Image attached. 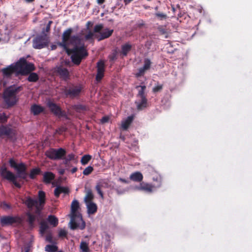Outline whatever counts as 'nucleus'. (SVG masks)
<instances>
[{"label": "nucleus", "instance_id": "3", "mask_svg": "<svg viewBox=\"0 0 252 252\" xmlns=\"http://www.w3.org/2000/svg\"><path fill=\"white\" fill-rule=\"evenodd\" d=\"M79 207V202L77 200H74L71 205V219L69 222L70 228L72 230H75L77 228L83 230L86 227V223L83 220L81 215L76 213Z\"/></svg>", "mask_w": 252, "mask_h": 252}, {"label": "nucleus", "instance_id": "54", "mask_svg": "<svg viewBox=\"0 0 252 252\" xmlns=\"http://www.w3.org/2000/svg\"><path fill=\"white\" fill-rule=\"evenodd\" d=\"M162 85H158L153 88V91L154 93H157V92L160 91L162 89Z\"/></svg>", "mask_w": 252, "mask_h": 252}, {"label": "nucleus", "instance_id": "64", "mask_svg": "<svg viewBox=\"0 0 252 252\" xmlns=\"http://www.w3.org/2000/svg\"><path fill=\"white\" fill-rule=\"evenodd\" d=\"M65 170L63 169H61L59 170V173L61 175H63L64 173Z\"/></svg>", "mask_w": 252, "mask_h": 252}, {"label": "nucleus", "instance_id": "11", "mask_svg": "<svg viewBox=\"0 0 252 252\" xmlns=\"http://www.w3.org/2000/svg\"><path fill=\"white\" fill-rule=\"evenodd\" d=\"M73 32V29L71 28H68L65 30L62 34V41L58 43V45L63 48L65 50L68 48V42L70 39L71 34Z\"/></svg>", "mask_w": 252, "mask_h": 252}, {"label": "nucleus", "instance_id": "57", "mask_svg": "<svg viewBox=\"0 0 252 252\" xmlns=\"http://www.w3.org/2000/svg\"><path fill=\"white\" fill-rule=\"evenodd\" d=\"M109 118L107 116L103 117L101 120V122L102 124L107 123L109 121Z\"/></svg>", "mask_w": 252, "mask_h": 252}, {"label": "nucleus", "instance_id": "23", "mask_svg": "<svg viewBox=\"0 0 252 252\" xmlns=\"http://www.w3.org/2000/svg\"><path fill=\"white\" fill-rule=\"evenodd\" d=\"M151 67V64H144V65L138 69V72L135 74L137 78L143 76L145 72L148 70Z\"/></svg>", "mask_w": 252, "mask_h": 252}, {"label": "nucleus", "instance_id": "63", "mask_svg": "<svg viewBox=\"0 0 252 252\" xmlns=\"http://www.w3.org/2000/svg\"><path fill=\"white\" fill-rule=\"evenodd\" d=\"M77 168L76 167H73L71 170V172L73 174L74 173H75L77 171Z\"/></svg>", "mask_w": 252, "mask_h": 252}, {"label": "nucleus", "instance_id": "2", "mask_svg": "<svg viewBox=\"0 0 252 252\" xmlns=\"http://www.w3.org/2000/svg\"><path fill=\"white\" fill-rule=\"evenodd\" d=\"M114 32L113 30L108 28L103 29L102 24L95 25L94 27L93 32L90 31L85 35L86 40H94L96 38L98 41L103 40L110 37Z\"/></svg>", "mask_w": 252, "mask_h": 252}, {"label": "nucleus", "instance_id": "4", "mask_svg": "<svg viewBox=\"0 0 252 252\" xmlns=\"http://www.w3.org/2000/svg\"><path fill=\"white\" fill-rule=\"evenodd\" d=\"M22 90V87L11 85L6 88L3 93V99L9 106H14L18 101L16 94Z\"/></svg>", "mask_w": 252, "mask_h": 252}, {"label": "nucleus", "instance_id": "52", "mask_svg": "<svg viewBox=\"0 0 252 252\" xmlns=\"http://www.w3.org/2000/svg\"><path fill=\"white\" fill-rule=\"evenodd\" d=\"M67 235V232L63 229H61L59 232V237H65Z\"/></svg>", "mask_w": 252, "mask_h": 252}, {"label": "nucleus", "instance_id": "33", "mask_svg": "<svg viewBox=\"0 0 252 252\" xmlns=\"http://www.w3.org/2000/svg\"><path fill=\"white\" fill-rule=\"evenodd\" d=\"M32 71L28 74L29 76L27 79L30 82H36L39 80V75L36 73L32 72Z\"/></svg>", "mask_w": 252, "mask_h": 252}, {"label": "nucleus", "instance_id": "20", "mask_svg": "<svg viewBox=\"0 0 252 252\" xmlns=\"http://www.w3.org/2000/svg\"><path fill=\"white\" fill-rule=\"evenodd\" d=\"M24 203L29 209H32L33 207H35L36 205L39 204V200L38 201L36 199H33L32 197L28 196L26 197Z\"/></svg>", "mask_w": 252, "mask_h": 252}, {"label": "nucleus", "instance_id": "32", "mask_svg": "<svg viewBox=\"0 0 252 252\" xmlns=\"http://www.w3.org/2000/svg\"><path fill=\"white\" fill-rule=\"evenodd\" d=\"M47 221L53 227H56L58 225L59 220L58 218L54 215H49L47 218Z\"/></svg>", "mask_w": 252, "mask_h": 252}, {"label": "nucleus", "instance_id": "44", "mask_svg": "<svg viewBox=\"0 0 252 252\" xmlns=\"http://www.w3.org/2000/svg\"><path fill=\"white\" fill-rule=\"evenodd\" d=\"M49 226L47 223L45 221H42L40 224V231L42 234H44L46 230L48 229Z\"/></svg>", "mask_w": 252, "mask_h": 252}, {"label": "nucleus", "instance_id": "37", "mask_svg": "<svg viewBox=\"0 0 252 252\" xmlns=\"http://www.w3.org/2000/svg\"><path fill=\"white\" fill-rule=\"evenodd\" d=\"M140 88V89L138 91V94H137V96L139 97L140 98H146V96L144 94V92L146 90V87L145 85L143 86H137L136 88L138 89Z\"/></svg>", "mask_w": 252, "mask_h": 252}, {"label": "nucleus", "instance_id": "46", "mask_svg": "<svg viewBox=\"0 0 252 252\" xmlns=\"http://www.w3.org/2000/svg\"><path fill=\"white\" fill-rule=\"evenodd\" d=\"M155 16L160 20H165L167 18V15L163 13L157 12Z\"/></svg>", "mask_w": 252, "mask_h": 252}, {"label": "nucleus", "instance_id": "30", "mask_svg": "<svg viewBox=\"0 0 252 252\" xmlns=\"http://www.w3.org/2000/svg\"><path fill=\"white\" fill-rule=\"evenodd\" d=\"M133 117L132 116H128L127 118L122 122V128L123 130H127L129 126L132 122Z\"/></svg>", "mask_w": 252, "mask_h": 252}, {"label": "nucleus", "instance_id": "5", "mask_svg": "<svg viewBox=\"0 0 252 252\" xmlns=\"http://www.w3.org/2000/svg\"><path fill=\"white\" fill-rule=\"evenodd\" d=\"M65 51L68 55L71 54V59L72 63H80L82 60L88 55L84 45L81 46H76L72 49L68 48Z\"/></svg>", "mask_w": 252, "mask_h": 252}, {"label": "nucleus", "instance_id": "56", "mask_svg": "<svg viewBox=\"0 0 252 252\" xmlns=\"http://www.w3.org/2000/svg\"><path fill=\"white\" fill-rule=\"evenodd\" d=\"M62 159L63 160V164L66 166H68L69 163L70 161L69 160L65 158V156Z\"/></svg>", "mask_w": 252, "mask_h": 252}, {"label": "nucleus", "instance_id": "15", "mask_svg": "<svg viewBox=\"0 0 252 252\" xmlns=\"http://www.w3.org/2000/svg\"><path fill=\"white\" fill-rule=\"evenodd\" d=\"M17 171V175H15L17 178L27 181V177L28 174L27 172V167L25 163L21 162L19 163V167L16 170Z\"/></svg>", "mask_w": 252, "mask_h": 252}, {"label": "nucleus", "instance_id": "10", "mask_svg": "<svg viewBox=\"0 0 252 252\" xmlns=\"http://www.w3.org/2000/svg\"><path fill=\"white\" fill-rule=\"evenodd\" d=\"M21 221V219L19 217L7 216L0 218V222L2 226L11 225L14 223H20Z\"/></svg>", "mask_w": 252, "mask_h": 252}, {"label": "nucleus", "instance_id": "58", "mask_svg": "<svg viewBox=\"0 0 252 252\" xmlns=\"http://www.w3.org/2000/svg\"><path fill=\"white\" fill-rule=\"evenodd\" d=\"M46 241L49 243H52L53 240L52 235L50 234L47 235L46 237Z\"/></svg>", "mask_w": 252, "mask_h": 252}, {"label": "nucleus", "instance_id": "49", "mask_svg": "<svg viewBox=\"0 0 252 252\" xmlns=\"http://www.w3.org/2000/svg\"><path fill=\"white\" fill-rule=\"evenodd\" d=\"M52 23H53V22L52 21H49L48 22L47 25H46L45 29L43 30L42 31H44V32H49L50 31V29H51V25Z\"/></svg>", "mask_w": 252, "mask_h": 252}, {"label": "nucleus", "instance_id": "7", "mask_svg": "<svg viewBox=\"0 0 252 252\" xmlns=\"http://www.w3.org/2000/svg\"><path fill=\"white\" fill-rule=\"evenodd\" d=\"M49 39L48 35L42 31L40 35H37L33 40V47L35 49H40L48 46Z\"/></svg>", "mask_w": 252, "mask_h": 252}, {"label": "nucleus", "instance_id": "31", "mask_svg": "<svg viewBox=\"0 0 252 252\" xmlns=\"http://www.w3.org/2000/svg\"><path fill=\"white\" fill-rule=\"evenodd\" d=\"M94 198V195L92 192L91 189H89L86 191V194L84 198V202L85 203L92 202Z\"/></svg>", "mask_w": 252, "mask_h": 252}, {"label": "nucleus", "instance_id": "18", "mask_svg": "<svg viewBox=\"0 0 252 252\" xmlns=\"http://www.w3.org/2000/svg\"><path fill=\"white\" fill-rule=\"evenodd\" d=\"M155 188L154 186L150 184L141 182L140 185L137 187L139 190L144 191L147 193H151L153 192V189Z\"/></svg>", "mask_w": 252, "mask_h": 252}, {"label": "nucleus", "instance_id": "17", "mask_svg": "<svg viewBox=\"0 0 252 252\" xmlns=\"http://www.w3.org/2000/svg\"><path fill=\"white\" fill-rule=\"evenodd\" d=\"M96 64L97 72L95 76V80L97 82H99L104 77L105 64Z\"/></svg>", "mask_w": 252, "mask_h": 252}, {"label": "nucleus", "instance_id": "51", "mask_svg": "<svg viewBox=\"0 0 252 252\" xmlns=\"http://www.w3.org/2000/svg\"><path fill=\"white\" fill-rule=\"evenodd\" d=\"M7 120V117L6 114L4 113L0 114V121L2 122H6Z\"/></svg>", "mask_w": 252, "mask_h": 252}, {"label": "nucleus", "instance_id": "1", "mask_svg": "<svg viewBox=\"0 0 252 252\" xmlns=\"http://www.w3.org/2000/svg\"><path fill=\"white\" fill-rule=\"evenodd\" d=\"M35 69L34 64H11L2 70L4 77L9 78L13 73L15 76H26Z\"/></svg>", "mask_w": 252, "mask_h": 252}, {"label": "nucleus", "instance_id": "34", "mask_svg": "<svg viewBox=\"0 0 252 252\" xmlns=\"http://www.w3.org/2000/svg\"><path fill=\"white\" fill-rule=\"evenodd\" d=\"M27 216L28 217V222L29 226L31 228H33L34 227V222L36 219L35 216L32 214L31 213H28Z\"/></svg>", "mask_w": 252, "mask_h": 252}, {"label": "nucleus", "instance_id": "59", "mask_svg": "<svg viewBox=\"0 0 252 252\" xmlns=\"http://www.w3.org/2000/svg\"><path fill=\"white\" fill-rule=\"evenodd\" d=\"M119 180L120 181H121V182H123V183H124L125 184H128L129 183V181L125 179H123V178H120Z\"/></svg>", "mask_w": 252, "mask_h": 252}, {"label": "nucleus", "instance_id": "36", "mask_svg": "<svg viewBox=\"0 0 252 252\" xmlns=\"http://www.w3.org/2000/svg\"><path fill=\"white\" fill-rule=\"evenodd\" d=\"M72 108L77 112H81L87 110V107L86 105L80 104L74 105Z\"/></svg>", "mask_w": 252, "mask_h": 252}, {"label": "nucleus", "instance_id": "41", "mask_svg": "<svg viewBox=\"0 0 252 252\" xmlns=\"http://www.w3.org/2000/svg\"><path fill=\"white\" fill-rule=\"evenodd\" d=\"M103 187V185L101 183H97L95 189L97 191L98 194L100 195L101 198H103V193L101 190V188Z\"/></svg>", "mask_w": 252, "mask_h": 252}, {"label": "nucleus", "instance_id": "28", "mask_svg": "<svg viewBox=\"0 0 252 252\" xmlns=\"http://www.w3.org/2000/svg\"><path fill=\"white\" fill-rule=\"evenodd\" d=\"M132 46L129 43H126L121 47L120 54L122 57L126 56L128 53L131 50Z\"/></svg>", "mask_w": 252, "mask_h": 252}, {"label": "nucleus", "instance_id": "26", "mask_svg": "<svg viewBox=\"0 0 252 252\" xmlns=\"http://www.w3.org/2000/svg\"><path fill=\"white\" fill-rule=\"evenodd\" d=\"M55 178V175L51 172H45L43 174V182L47 184H50Z\"/></svg>", "mask_w": 252, "mask_h": 252}, {"label": "nucleus", "instance_id": "40", "mask_svg": "<svg viewBox=\"0 0 252 252\" xmlns=\"http://www.w3.org/2000/svg\"><path fill=\"white\" fill-rule=\"evenodd\" d=\"M91 158V156L89 155H85L82 157L81 159V162L82 165H86L89 162Z\"/></svg>", "mask_w": 252, "mask_h": 252}, {"label": "nucleus", "instance_id": "21", "mask_svg": "<svg viewBox=\"0 0 252 252\" xmlns=\"http://www.w3.org/2000/svg\"><path fill=\"white\" fill-rule=\"evenodd\" d=\"M129 179L135 182H141L143 180V176L140 172L136 171L131 174Z\"/></svg>", "mask_w": 252, "mask_h": 252}, {"label": "nucleus", "instance_id": "12", "mask_svg": "<svg viewBox=\"0 0 252 252\" xmlns=\"http://www.w3.org/2000/svg\"><path fill=\"white\" fill-rule=\"evenodd\" d=\"M54 73L64 81L68 79L70 77L69 72L68 69L61 65L55 67Z\"/></svg>", "mask_w": 252, "mask_h": 252}, {"label": "nucleus", "instance_id": "35", "mask_svg": "<svg viewBox=\"0 0 252 252\" xmlns=\"http://www.w3.org/2000/svg\"><path fill=\"white\" fill-rule=\"evenodd\" d=\"M41 172V170L39 168H33L31 170V172L29 174V177L31 179H34L36 176L39 175Z\"/></svg>", "mask_w": 252, "mask_h": 252}, {"label": "nucleus", "instance_id": "22", "mask_svg": "<svg viewBox=\"0 0 252 252\" xmlns=\"http://www.w3.org/2000/svg\"><path fill=\"white\" fill-rule=\"evenodd\" d=\"M63 193L64 194H68L69 193V189L67 188L58 186L54 190V195L56 197H59L60 194Z\"/></svg>", "mask_w": 252, "mask_h": 252}, {"label": "nucleus", "instance_id": "62", "mask_svg": "<svg viewBox=\"0 0 252 252\" xmlns=\"http://www.w3.org/2000/svg\"><path fill=\"white\" fill-rule=\"evenodd\" d=\"M133 0H124V2L125 5H127Z\"/></svg>", "mask_w": 252, "mask_h": 252}, {"label": "nucleus", "instance_id": "14", "mask_svg": "<svg viewBox=\"0 0 252 252\" xmlns=\"http://www.w3.org/2000/svg\"><path fill=\"white\" fill-rule=\"evenodd\" d=\"M82 87L80 86H73L69 89H65L64 94L66 96L71 98H74L80 95L82 91Z\"/></svg>", "mask_w": 252, "mask_h": 252}, {"label": "nucleus", "instance_id": "19", "mask_svg": "<svg viewBox=\"0 0 252 252\" xmlns=\"http://www.w3.org/2000/svg\"><path fill=\"white\" fill-rule=\"evenodd\" d=\"M147 24L146 23L145 21L143 19H139L136 21L135 24L132 26L131 31H135L147 29Z\"/></svg>", "mask_w": 252, "mask_h": 252}, {"label": "nucleus", "instance_id": "38", "mask_svg": "<svg viewBox=\"0 0 252 252\" xmlns=\"http://www.w3.org/2000/svg\"><path fill=\"white\" fill-rule=\"evenodd\" d=\"M80 249L82 252H90L88 244L85 241H81L80 245Z\"/></svg>", "mask_w": 252, "mask_h": 252}, {"label": "nucleus", "instance_id": "55", "mask_svg": "<svg viewBox=\"0 0 252 252\" xmlns=\"http://www.w3.org/2000/svg\"><path fill=\"white\" fill-rule=\"evenodd\" d=\"M26 59L27 58L25 57L21 58L19 61L16 62L15 63H29L27 62Z\"/></svg>", "mask_w": 252, "mask_h": 252}, {"label": "nucleus", "instance_id": "39", "mask_svg": "<svg viewBox=\"0 0 252 252\" xmlns=\"http://www.w3.org/2000/svg\"><path fill=\"white\" fill-rule=\"evenodd\" d=\"M118 52L117 50H113L111 53L109 54L108 58L110 62L115 61L118 58Z\"/></svg>", "mask_w": 252, "mask_h": 252}, {"label": "nucleus", "instance_id": "60", "mask_svg": "<svg viewBox=\"0 0 252 252\" xmlns=\"http://www.w3.org/2000/svg\"><path fill=\"white\" fill-rule=\"evenodd\" d=\"M116 8V6H112V7H110L109 10H108V11L110 13H113L114 11V10H115Z\"/></svg>", "mask_w": 252, "mask_h": 252}, {"label": "nucleus", "instance_id": "45", "mask_svg": "<svg viewBox=\"0 0 252 252\" xmlns=\"http://www.w3.org/2000/svg\"><path fill=\"white\" fill-rule=\"evenodd\" d=\"M157 29L160 34L163 35L167 34V30L166 29V26H159L157 28Z\"/></svg>", "mask_w": 252, "mask_h": 252}, {"label": "nucleus", "instance_id": "50", "mask_svg": "<svg viewBox=\"0 0 252 252\" xmlns=\"http://www.w3.org/2000/svg\"><path fill=\"white\" fill-rule=\"evenodd\" d=\"M153 43V40H152V39L147 40L145 42V46L148 49H150V47L152 45Z\"/></svg>", "mask_w": 252, "mask_h": 252}, {"label": "nucleus", "instance_id": "6", "mask_svg": "<svg viewBox=\"0 0 252 252\" xmlns=\"http://www.w3.org/2000/svg\"><path fill=\"white\" fill-rule=\"evenodd\" d=\"M66 151L65 149L60 148L58 149L50 148L45 152V156L49 159L53 160H61L66 156Z\"/></svg>", "mask_w": 252, "mask_h": 252}, {"label": "nucleus", "instance_id": "29", "mask_svg": "<svg viewBox=\"0 0 252 252\" xmlns=\"http://www.w3.org/2000/svg\"><path fill=\"white\" fill-rule=\"evenodd\" d=\"M81 41V38L78 35H73L71 37L70 39L68 41V44H71L74 47L80 44Z\"/></svg>", "mask_w": 252, "mask_h": 252}, {"label": "nucleus", "instance_id": "47", "mask_svg": "<svg viewBox=\"0 0 252 252\" xmlns=\"http://www.w3.org/2000/svg\"><path fill=\"white\" fill-rule=\"evenodd\" d=\"M93 170L94 168L91 166H89L84 170L83 174L86 176L89 175L93 172Z\"/></svg>", "mask_w": 252, "mask_h": 252}, {"label": "nucleus", "instance_id": "42", "mask_svg": "<svg viewBox=\"0 0 252 252\" xmlns=\"http://www.w3.org/2000/svg\"><path fill=\"white\" fill-rule=\"evenodd\" d=\"M58 250V247L53 245H47L45 248V251L47 252H55Z\"/></svg>", "mask_w": 252, "mask_h": 252}, {"label": "nucleus", "instance_id": "13", "mask_svg": "<svg viewBox=\"0 0 252 252\" xmlns=\"http://www.w3.org/2000/svg\"><path fill=\"white\" fill-rule=\"evenodd\" d=\"M39 204L35 206V213L38 216L41 214V210L45 203V193L42 190H39L38 192Z\"/></svg>", "mask_w": 252, "mask_h": 252}, {"label": "nucleus", "instance_id": "53", "mask_svg": "<svg viewBox=\"0 0 252 252\" xmlns=\"http://www.w3.org/2000/svg\"><path fill=\"white\" fill-rule=\"evenodd\" d=\"M75 155L73 153L68 154L65 158L69 160L70 161L74 160L75 159Z\"/></svg>", "mask_w": 252, "mask_h": 252}, {"label": "nucleus", "instance_id": "9", "mask_svg": "<svg viewBox=\"0 0 252 252\" xmlns=\"http://www.w3.org/2000/svg\"><path fill=\"white\" fill-rule=\"evenodd\" d=\"M47 106L50 111L56 116L59 118H65L68 119L67 115L64 111L62 110L61 107L55 103L51 101L48 102Z\"/></svg>", "mask_w": 252, "mask_h": 252}, {"label": "nucleus", "instance_id": "48", "mask_svg": "<svg viewBox=\"0 0 252 252\" xmlns=\"http://www.w3.org/2000/svg\"><path fill=\"white\" fill-rule=\"evenodd\" d=\"M9 163L10 166L12 168H14L15 170H16L18 168V167H19V164H17L16 162V161H15V160L12 158L9 159Z\"/></svg>", "mask_w": 252, "mask_h": 252}, {"label": "nucleus", "instance_id": "43", "mask_svg": "<svg viewBox=\"0 0 252 252\" xmlns=\"http://www.w3.org/2000/svg\"><path fill=\"white\" fill-rule=\"evenodd\" d=\"M154 181L157 182V184H154L153 186L155 188H159L161 186L162 179L160 176L154 177L153 178Z\"/></svg>", "mask_w": 252, "mask_h": 252}, {"label": "nucleus", "instance_id": "24", "mask_svg": "<svg viewBox=\"0 0 252 252\" xmlns=\"http://www.w3.org/2000/svg\"><path fill=\"white\" fill-rule=\"evenodd\" d=\"M135 103L137 110H142L147 107V99L146 98H142L139 101H136Z\"/></svg>", "mask_w": 252, "mask_h": 252}, {"label": "nucleus", "instance_id": "27", "mask_svg": "<svg viewBox=\"0 0 252 252\" xmlns=\"http://www.w3.org/2000/svg\"><path fill=\"white\" fill-rule=\"evenodd\" d=\"M86 204L89 214H94L97 211V207L95 203L92 202L86 203Z\"/></svg>", "mask_w": 252, "mask_h": 252}, {"label": "nucleus", "instance_id": "61", "mask_svg": "<svg viewBox=\"0 0 252 252\" xmlns=\"http://www.w3.org/2000/svg\"><path fill=\"white\" fill-rule=\"evenodd\" d=\"M105 0H96L98 4L101 5L105 2Z\"/></svg>", "mask_w": 252, "mask_h": 252}, {"label": "nucleus", "instance_id": "25", "mask_svg": "<svg viewBox=\"0 0 252 252\" xmlns=\"http://www.w3.org/2000/svg\"><path fill=\"white\" fill-rule=\"evenodd\" d=\"M44 109L42 106L34 104L31 106V111L34 115H37L42 112Z\"/></svg>", "mask_w": 252, "mask_h": 252}, {"label": "nucleus", "instance_id": "16", "mask_svg": "<svg viewBox=\"0 0 252 252\" xmlns=\"http://www.w3.org/2000/svg\"><path fill=\"white\" fill-rule=\"evenodd\" d=\"M0 135H5L8 138L12 139L15 136V132L12 128L2 126L0 128Z\"/></svg>", "mask_w": 252, "mask_h": 252}, {"label": "nucleus", "instance_id": "8", "mask_svg": "<svg viewBox=\"0 0 252 252\" xmlns=\"http://www.w3.org/2000/svg\"><path fill=\"white\" fill-rule=\"evenodd\" d=\"M0 174L3 178L12 182L16 187L18 188L21 187L20 184L16 181L17 176L12 172L8 170L5 165H3L0 167Z\"/></svg>", "mask_w": 252, "mask_h": 252}]
</instances>
